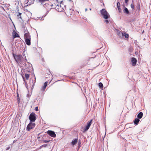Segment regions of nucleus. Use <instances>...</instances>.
<instances>
[{
  "instance_id": "nucleus-1",
  "label": "nucleus",
  "mask_w": 151,
  "mask_h": 151,
  "mask_svg": "<svg viewBox=\"0 0 151 151\" xmlns=\"http://www.w3.org/2000/svg\"><path fill=\"white\" fill-rule=\"evenodd\" d=\"M14 58L16 62L19 65L26 66V63L27 59L24 60L23 57L21 55H16L14 53L13 54Z\"/></svg>"
},
{
  "instance_id": "nucleus-2",
  "label": "nucleus",
  "mask_w": 151,
  "mask_h": 151,
  "mask_svg": "<svg viewBox=\"0 0 151 151\" xmlns=\"http://www.w3.org/2000/svg\"><path fill=\"white\" fill-rule=\"evenodd\" d=\"M24 37L26 44L29 46L30 45H31V37L30 34L28 32L24 34Z\"/></svg>"
},
{
  "instance_id": "nucleus-3",
  "label": "nucleus",
  "mask_w": 151,
  "mask_h": 151,
  "mask_svg": "<svg viewBox=\"0 0 151 151\" xmlns=\"http://www.w3.org/2000/svg\"><path fill=\"white\" fill-rule=\"evenodd\" d=\"M58 0H54L53 1L54 2V3H55V2L56 3L55 5L56 6V8L58 9V11L59 12H61L64 10V9L61 6V5H63V4L61 3H59L58 2Z\"/></svg>"
},
{
  "instance_id": "nucleus-4",
  "label": "nucleus",
  "mask_w": 151,
  "mask_h": 151,
  "mask_svg": "<svg viewBox=\"0 0 151 151\" xmlns=\"http://www.w3.org/2000/svg\"><path fill=\"white\" fill-rule=\"evenodd\" d=\"M93 122V119H91L87 122L86 125L82 131L84 133L88 131Z\"/></svg>"
},
{
  "instance_id": "nucleus-5",
  "label": "nucleus",
  "mask_w": 151,
  "mask_h": 151,
  "mask_svg": "<svg viewBox=\"0 0 151 151\" xmlns=\"http://www.w3.org/2000/svg\"><path fill=\"white\" fill-rule=\"evenodd\" d=\"M101 15L103 16L104 19H106L109 18V14L104 9L101 10Z\"/></svg>"
},
{
  "instance_id": "nucleus-6",
  "label": "nucleus",
  "mask_w": 151,
  "mask_h": 151,
  "mask_svg": "<svg viewBox=\"0 0 151 151\" xmlns=\"http://www.w3.org/2000/svg\"><path fill=\"white\" fill-rule=\"evenodd\" d=\"M29 119L30 122H35L36 119V115L35 113L32 112L29 116Z\"/></svg>"
},
{
  "instance_id": "nucleus-7",
  "label": "nucleus",
  "mask_w": 151,
  "mask_h": 151,
  "mask_svg": "<svg viewBox=\"0 0 151 151\" xmlns=\"http://www.w3.org/2000/svg\"><path fill=\"white\" fill-rule=\"evenodd\" d=\"M35 125V123H32V122H30L27 127V130L28 131H29L30 129L34 128Z\"/></svg>"
},
{
  "instance_id": "nucleus-8",
  "label": "nucleus",
  "mask_w": 151,
  "mask_h": 151,
  "mask_svg": "<svg viewBox=\"0 0 151 151\" xmlns=\"http://www.w3.org/2000/svg\"><path fill=\"white\" fill-rule=\"evenodd\" d=\"M45 76L46 78H49V80H52V75L51 73L49 70L46 72Z\"/></svg>"
},
{
  "instance_id": "nucleus-9",
  "label": "nucleus",
  "mask_w": 151,
  "mask_h": 151,
  "mask_svg": "<svg viewBox=\"0 0 151 151\" xmlns=\"http://www.w3.org/2000/svg\"><path fill=\"white\" fill-rule=\"evenodd\" d=\"M47 133L50 136L53 137H55L56 135L54 131L51 130H48L47 132Z\"/></svg>"
},
{
  "instance_id": "nucleus-10",
  "label": "nucleus",
  "mask_w": 151,
  "mask_h": 151,
  "mask_svg": "<svg viewBox=\"0 0 151 151\" xmlns=\"http://www.w3.org/2000/svg\"><path fill=\"white\" fill-rule=\"evenodd\" d=\"M12 36H13V39H14L16 37H19V35L14 30L12 32Z\"/></svg>"
},
{
  "instance_id": "nucleus-11",
  "label": "nucleus",
  "mask_w": 151,
  "mask_h": 151,
  "mask_svg": "<svg viewBox=\"0 0 151 151\" xmlns=\"http://www.w3.org/2000/svg\"><path fill=\"white\" fill-rule=\"evenodd\" d=\"M131 61L132 63L133 66H134L136 65L137 62V60L135 58H132Z\"/></svg>"
},
{
  "instance_id": "nucleus-12",
  "label": "nucleus",
  "mask_w": 151,
  "mask_h": 151,
  "mask_svg": "<svg viewBox=\"0 0 151 151\" xmlns=\"http://www.w3.org/2000/svg\"><path fill=\"white\" fill-rule=\"evenodd\" d=\"M78 138H76L74 140H73L71 142V144L72 145L74 146L78 142Z\"/></svg>"
},
{
  "instance_id": "nucleus-13",
  "label": "nucleus",
  "mask_w": 151,
  "mask_h": 151,
  "mask_svg": "<svg viewBox=\"0 0 151 151\" xmlns=\"http://www.w3.org/2000/svg\"><path fill=\"white\" fill-rule=\"evenodd\" d=\"M139 121V120L138 118H136L134 121V124L137 125Z\"/></svg>"
},
{
  "instance_id": "nucleus-14",
  "label": "nucleus",
  "mask_w": 151,
  "mask_h": 151,
  "mask_svg": "<svg viewBox=\"0 0 151 151\" xmlns=\"http://www.w3.org/2000/svg\"><path fill=\"white\" fill-rule=\"evenodd\" d=\"M30 74L29 73V74L27 73H24L25 77L26 80H29V76H30Z\"/></svg>"
},
{
  "instance_id": "nucleus-15",
  "label": "nucleus",
  "mask_w": 151,
  "mask_h": 151,
  "mask_svg": "<svg viewBox=\"0 0 151 151\" xmlns=\"http://www.w3.org/2000/svg\"><path fill=\"white\" fill-rule=\"evenodd\" d=\"M143 116V113L142 112H140L137 115V117L139 119H141Z\"/></svg>"
},
{
  "instance_id": "nucleus-16",
  "label": "nucleus",
  "mask_w": 151,
  "mask_h": 151,
  "mask_svg": "<svg viewBox=\"0 0 151 151\" xmlns=\"http://www.w3.org/2000/svg\"><path fill=\"white\" fill-rule=\"evenodd\" d=\"M122 36H125L126 38H128L129 37V35L126 32L122 33Z\"/></svg>"
},
{
  "instance_id": "nucleus-17",
  "label": "nucleus",
  "mask_w": 151,
  "mask_h": 151,
  "mask_svg": "<svg viewBox=\"0 0 151 151\" xmlns=\"http://www.w3.org/2000/svg\"><path fill=\"white\" fill-rule=\"evenodd\" d=\"M73 11V10L72 9H69V10H68L67 11V12L68 14L71 15L72 13V12Z\"/></svg>"
},
{
  "instance_id": "nucleus-18",
  "label": "nucleus",
  "mask_w": 151,
  "mask_h": 151,
  "mask_svg": "<svg viewBox=\"0 0 151 151\" xmlns=\"http://www.w3.org/2000/svg\"><path fill=\"white\" fill-rule=\"evenodd\" d=\"M99 86L100 88L102 89L103 88V86L102 83L100 82L99 83Z\"/></svg>"
},
{
  "instance_id": "nucleus-19",
  "label": "nucleus",
  "mask_w": 151,
  "mask_h": 151,
  "mask_svg": "<svg viewBox=\"0 0 151 151\" xmlns=\"http://www.w3.org/2000/svg\"><path fill=\"white\" fill-rule=\"evenodd\" d=\"M17 99L18 101V104H19L20 103V99H19V94L18 93L17 94Z\"/></svg>"
},
{
  "instance_id": "nucleus-20",
  "label": "nucleus",
  "mask_w": 151,
  "mask_h": 151,
  "mask_svg": "<svg viewBox=\"0 0 151 151\" xmlns=\"http://www.w3.org/2000/svg\"><path fill=\"white\" fill-rule=\"evenodd\" d=\"M124 12L127 14H128L129 13L128 9L126 8H125L124 9Z\"/></svg>"
},
{
  "instance_id": "nucleus-21",
  "label": "nucleus",
  "mask_w": 151,
  "mask_h": 151,
  "mask_svg": "<svg viewBox=\"0 0 151 151\" xmlns=\"http://www.w3.org/2000/svg\"><path fill=\"white\" fill-rule=\"evenodd\" d=\"M47 145H48L47 144H44V145H42V146H41L40 147V148H42L43 147H45L47 146Z\"/></svg>"
},
{
  "instance_id": "nucleus-22",
  "label": "nucleus",
  "mask_w": 151,
  "mask_h": 151,
  "mask_svg": "<svg viewBox=\"0 0 151 151\" xmlns=\"http://www.w3.org/2000/svg\"><path fill=\"white\" fill-rule=\"evenodd\" d=\"M131 7L132 8L134 9V6L133 4H131Z\"/></svg>"
},
{
  "instance_id": "nucleus-23",
  "label": "nucleus",
  "mask_w": 151,
  "mask_h": 151,
  "mask_svg": "<svg viewBox=\"0 0 151 151\" xmlns=\"http://www.w3.org/2000/svg\"><path fill=\"white\" fill-rule=\"evenodd\" d=\"M118 9L119 10V12H120L121 11V9L120 8V6H118L117 7Z\"/></svg>"
},
{
  "instance_id": "nucleus-24",
  "label": "nucleus",
  "mask_w": 151,
  "mask_h": 151,
  "mask_svg": "<svg viewBox=\"0 0 151 151\" xmlns=\"http://www.w3.org/2000/svg\"><path fill=\"white\" fill-rule=\"evenodd\" d=\"M45 88H45L43 86L41 90L42 91H44L45 90Z\"/></svg>"
},
{
  "instance_id": "nucleus-25",
  "label": "nucleus",
  "mask_w": 151,
  "mask_h": 151,
  "mask_svg": "<svg viewBox=\"0 0 151 151\" xmlns=\"http://www.w3.org/2000/svg\"><path fill=\"white\" fill-rule=\"evenodd\" d=\"M47 83L48 82H47V81H46V82H45L44 83V85L46 86H47Z\"/></svg>"
},
{
  "instance_id": "nucleus-26",
  "label": "nucleus",
  "mask_w": 151,
  "mask_h": 151,
  "mask_svg": "<svg viewBox=\"0 0 151 151\" xmlns=\"http://www.w3.org/2000/svg\"><path fill=\"white\" fill-rule=\"evenodd\" d=\"M41 2H43L45 1H48V0H39Z\"/></svg>"
},
{
  "instance_id": "nucleus-27",
  "label": "nucleus",
  "mask_w": 151,
  "mask_h": 151,
  "mask_svg": "<svg viewBox=\"0 0 151 151\" xmlns=\"http://www.w3.org/2000/svg\"><path fill=\"white\" fill-rule=\"evenodd\" d=\"M49 142V141L46 140H44L43 141V142L45 143L48 142Z\"/></svg>"
},
{
  "instance_id": "nucleus-28",
  "label": "nucleus",
  "mask_w": 151,
  "mask_h": 151,
  "mask_svg": "<svg viewBox=\"0 0 151 151\" xmlns=\"http://www.w3.org/2000/svg\"><path fill=\"white\" fill-rule=\"evenodd\" d=\"M117 7L120 6V3L119 2H118L117 4Z\"/></svg>"
},
{
  "instance_id": "nucleus-29",
  "label": "nucleus",
  "mask_w": 151,
  "mask_h": 151,
  "mask_svg": "<svg viewBox=\"0 0 151 151\" xmlns=\"http://www.w3.org/2000/svg\"><path fill=\"white\" fill-rule=\"evenodd\" d=\"M35 110L36 111H38V107L37 106L35 108Z\"/></svg>"
},
{
  "instance_id": "nucleus-30",
  "label": "nucleus",
  "mask_w": 151,
  "mask_h": 151,
  "mask_svg": "<svg viewBox=\"0 0 151 151\" xmlns=\"http://www.w3.org/2000/svg\"><path fill=\"white\" fill-rule=\"evenodd\" d=\"M22 76L23 81H24V82H25V80L24 77L23 76Z\"/></svg>"
},
{
  "instance_id": "nucleus-31",
  "label": "nucleus",
  "mask_w": 151,
  "mask_h": 151,
  "mask_svg": "<svg viewBox=\"0 0 151 151\" xmlns=\"http://www.w3.org/2000/svg\"><path fill=\"white\" fill-rule=\"evenodd\" d=\"M105 22L107 23H108V22H109L108 20H105Z\"/></svg>"
},
{
  "instance_id": "nucleus-32",
  "label": "nucleus",
  "mask_w": 151,
  "mask_h": 151,
  "mask_svg": "<svg viewBox=\"0 0 151 151\" xmlns=\"http://www.w3.org/2000/svg\"><path fill=\"white\" fill-rule=\"evenodd\" d=\"M22 14L21 13H19V14L17 15V16H20Z\"/></svg>"
},
{
  "instance_id": "nucleus-33",
  "label": "nucleus",
  "mask_w": 151,
  "mask_h": 151,
  "mask_svg": "<svg viewBox=\"0 0 151 151\" xmlns=\"http://www.w3.org/2000/svg\"><path fill=\"white\" fill-rule=\"evenodd\" d=\"M128 1L129 0H125V3H127L128 2Z\"/></svg>"
},
{
  "instance_id": "nucleus-34",
  "label": "nucleus",
  "mask_w": 151,
  "mask_h": 151,
  "mask_svg": "<svg viewBox=\"0 0 151 151\" xmlns=\"http://www.w3.org/2000/svg\"><path fill=\"white\" fill-rule=\"evenodd\" d=\"M43 86V87H45V88H46V86H44V85Z\"/></svg>"
},
{
  "instance_id": "nucleus-35",
  "label": "nucleus",
  "mask_w": 151,
  "mask_h": 151,
  "mask_svg": "<svg viewBox=\"0 0 151 151\" xmlns=\"http://www.w3.org/2000/svg\"><path fill=\"white\" fill-rule=\"evenodd\" d=\"M20 18H21V16L20 17Z\"/></svg>"
}]
</instances>
